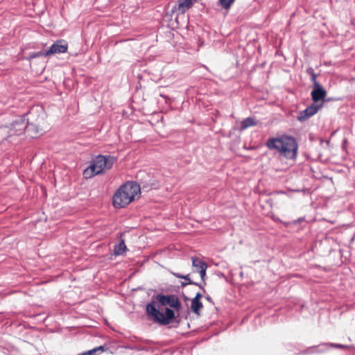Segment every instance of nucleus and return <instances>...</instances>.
I'll return each mask as SVG.
<instances>
[{
    "instance_id": "1",
    "label": "nucleus",
    "mask_w": 355,
    "mask_h": 355,
    "mask_svg": "<svg viewBox=\"0 0 355 355\" xmlns=\"http://www.w3.org/2000/svg\"><path fill=\"white\" fill-rule=\"evenodd\" d=\"M266 146L270 149L277 150L280 155L288 159L297 157L298 144L292 136L283 135L280 137H272L268 139Z\"/></svg>"
},
{
    "instance_id": "2",
    "label": "nucleus",
    "mask_w": 355,
    "mask_h": 355,
    "mask_svg": "<svg viewBox=\"0 0 355 355\" xmlns=\"http://www.w3.org/2000/svg\"><path fill=\"white\" fill-rule=\"evenodd\" d=\"M141 193V186L135 181H128L122 184L112 197V204L115 208H123L132 202Z\"/></svg>"
},
{
    "instance_id": "3",
    "label": "nucleus",
    "mask_w": 355,
    "mask_h": 355,
    "mask_svg": "<svg viewBox=\"0 0 355 355\" xmlns=\"http://www.w3.org/2000/svg\"><path fill=\"white\" fill-rule=\"evenodd\" d=\"M115 160L116 158L110 155H98L84 170V177L88 179L103 173L105 170H109L112 167Z\"/></svg>"
},
{
    "instance_id": "4",
    "label": "nucleus",
    "mask_w": 355,
    "mask_h": 355,
    "mask_svg": "<svg viewBox=\"0 0 355 355\" xmlns=\"http://www.w3.org/2000/svg\"><path fill=\"white\" fill-rule=\"evenodd\" d=\"M146 311L150 315L153 320L161 324H168L171 320L175 318L174 311L168 308H165L164 313L157 309L153 303L148 304Z\"/></svg>"
},
{
    "instance_id": "5",
    "label": "nucleus",
    "mask_w": 355,
    "mask_h": 355,
    "mask_svg": "<svg viewBox=\"0 0 355 355\" xmlns=\"http://www.w3.org/2000/svg\"><path fill=\"white\" fill-rule=\"evenodd\" d=\"M31 114V112H28L20 115L10 124L9 128L12 135H21L25 133L28 121L30 120L27 116Z\"/></svg>"
},
{
    "instance_id": "6",
    "label": "nucleus",
    "mask_w": 355,
    "mask_h": 355,
    "mask_svg": "<svg viewBox=\"0 0 355 355\" xmlns=\"http://www.w3.org/2000/svg\"><path fill=\"white\" fill-rule=\"evenodd\" d=\"M322 103L320 104H315L314 103H312L306 109L299 112L297 116V119L300 122L306 121L311 116L315 114L318 110L322 108Z\"/></svg>"
},
{
    "instance_id": "7",
    "label": "nucleus",
    "mask_w": 355,
    "mask_h": 355,
    "mask_svg": "<svg viewBox=\"0 0 355 355\" xmlns=\"http://www.w3.org/2000/svg\"><path fill=\"white\" fill-rule=\"evenodd\" d=\"M156 298L157 301L163 306L168 305L176 311H179L181 308V304L178 297L174 295H157Z\"/></svg>"
},
{
    "instance_id": "8",
    "label": "nucleus",
    "mask_w": 355,
    "mask_h": 355,
    "mask_svg": "<svg viewBox=\"0 0 355 355\" xmlns=\"http://www.w3.org/2000/svg\"><path fill=\"white\" fill-rule=\"evenodd\" d=\"M68 49V44L64 40H58L46 50L49 56L58 53H66Z\"/></svg>"
},
{
    "instance_id": "9",
    "label": "nucleus",
    "mask_w": 355,
    "mask_h": 355,
    "mask_svg": "<svg viewBox=\"0 0 355 355\" xmlns=\"http://www.w3.org/2000/svg\"><path fill=\"white\" fill-rule=\"evenodd\" d=\"M326 96L327 90L322 86V85L313 87L311 92V99L315 104L320 101H322V103L324 101H329V99H325Z\"/></svg>"
},
{
    "instance_id": "10",
    "label": "nucleus",
    "mask_w": 355,
    "mask_h": 355,
    "mask_svg": "<svg viewBox=\"0 0 355 355\" xmlns=\"http://www.w3.org/2000/svg\"><path fill=\"white\" fill-rule=\"evenodd\" d=\"M191 259L193 271L196 272H198L200 275L201 279L204 280L205 277L206 275V270L207 268V263L198 257H192Z\"/></svg>"
},
{
    "instance_id": "11",
    "label": "nucleus",
    "mask_w": 355,
    "mask_h": 355,
    "mask_svg": "<svg viewBox=\"0 0 355 355\" xmlns=\"http://www.w3.org/2000/svg\"><path fill=\"white\" fill-rule=\"evenodd\" d=\"M44 133L42 129H40L37 125L28 121L27 128H26L25 134L31 138H36Z\"/></svg>"
},
{
    "instance_id": "12",
    "label": "nucleus",
    "mask_w": 355,
    "mask_h": 355,
    "mask_svg": "<svg viewBox=\"0 0 355 355\" xmlns=\"http://www.w3.org/2000/svg\"><path fill=\"white\" fill-rule=\"evenodd\" d=\"M201 297L202 295L198 293L191 301V308L196 314H199V311L202 308V304L200 300Z\"/></svg>"
},
{
    "instance_id": "13",
    "label": "nucleus",
    "mask_w": 355,
    "mask_h": 355,
    "mask_svg": "<svg viewBox=\"0 0 355 355\" xmlns=\"http://www.w3.org/2000/svg\"><path fill=\"white\" fill-rule=\"evenodd\" d=\"M257 125V122L255 121L254 118L249 116L241 121L240 130L242 131Z\"/></svg>"
},
{
    "instance_id": "14",
    "label": "nucleus",
    "mask_w": 355,
    "mask_h": 355,
    "mask_svg": "<svg viewBox=\"0 0 355 355\" xmlns=\"http://www.w3.org/2000/svg\"><path fill=\"white\" fill-rule=\"evenodd\" d=\"M40 57H49L46 53V51H40L37 52H31L28 53V57L26 58L28 60H31L34 58H40Z\"/></svg>"
},
{
    "instance_id": "15",
    "label": "nucleus",
    "mask_w": 355,
    "mask_h": 355,
    "mask_svg": "<svg viewBox=\"0 0 355 355\" xmlns=\"http://www.w3.org/2000/svg\"><path fill=\"white\" fill-rule=\"evenodd\" d=\"M126 250V246L123 241H121L114 247V254L116 255L122 254Z\"/></svg>"
},
{
    "instance_id": "16",
    "label": "nucleus",
    "mask_w": 355,
    "mask_h": 355,
    "mask_svg": "<svg viewBox=\"0 0 355 355\" xmlns=\"http://www.w3.org/2000/svg\"><path fill=\"white\" fill-rule=\"evenodd\" d=\"M105 351V347L104 346H98L92 349L83 352V353L80 354L79 355H94L98 352H103Z\"/></svg>"
},
{
    "instance_id": "17",
    "label": "nucleus",
    "mask_w": 355,
    "mask_h": 355,
    "mask_svg": "<svg viewBox=\"0 0 355 355\" xmlns=\"http://www.w3.org/2000/svg\"><path fill=\"white\" fill-rule=\"evenodd\" d=\"M235 0H219L220 5L225 10L230 8Z\"/></svg>"
},
{
    "instance_id": "18",
    "label": "nucleus",
    "mask_w": 355,
    "mask_h": 355,
    "mask_svg": "<svg viewBox=\"0 0 355 355\" xmlns=\"http://www.w3.org/2000/svg\"><path fill=\"white\" fill-rule=\"evenodd\" d=\"M330 346L336 347V348H340V349H345L348 348V346L343 345L341 344H329ZM329 344H324L322 345V347H324V349H327L328 348Z\"/></svg>"
},
{
    "instance_id": "19",
    "label": "nucleus",
    "mask_w": 355,
    "mask_h": 355,
    "mask_svg": "<svg viewBox=\"0 0 355 355\" xmlns=\"http://www.w3.org/2000/svg\"><path fill=\"white\" fill-rule=\"evenodd\" d=\"M318 74H313L310 76V80L312 83V87L320 85L321 84L317 80Z\"/></svg>"
},
{
    "instance_id": "20",
    "label": "nucleus",
    "mask_w": 355,
    "mask_h": 355,
    "mask_svg": "<svg viewBox=\"0 0 355 355\" xmlns=\"http://www.w3.org/2000/svg\"><path fill=\"white\" fill-rule=\"evenodd\" d=\"M306 72L307 74H309L310 76H312L313 74H315V73L314 72V69L309 67H308L306 69Z\"/></svg>"
},
{
    "instance_id": "21",
    "label": "nucleus",
    "mask_w": 355,
    "mask_h": 355,
    "mask_svg": "<svg viewBox=\"0 0 355 355\" xmlns=\"http://www.w3.org/2000/svg\"><path fill=\"white\" fill-rule=\"evenodd\" d=\"M188 284H195V285H198L196 283L193 282V281H190V282H182L181 284V286L182 287H184L186 286Z\"/></svg>"
},
{
    "instance_id": "22",
    "label": "nucleus",
    "mask_w": 355,
    "mask_h": 355,
    "mask_svg": "<svg viewBox=\"0 0 355 355\" xmlns=\"http://www.w3.org/2000/svg\"><path fill=\"white\" fill-rule=\"evenodd\" d=\"M293 222H304V217H300L296 220H294Z\"/></svg>"
},
{
    "instance_id": "23",
    "label": "nucleus",
    "mask_w": 355,
    "mask_h": 355,
    "mask_svg": "<svg viewBox=\"0 0 355 355\" xmlns=\"http://www.w3.org/2000/svg\"><path fill=\"white\" fill-rule=\"evenodd\" d=\"M173 275H174L175 277H178V278H180V279H182V277H183V275H181V274H180V273L174 272V273H173Z\"/></svg>"
},
{
    "instance_id": "24",
    "label": "nucleus",
    "mask_w": 355,
    "mask_h": 355,
    "mask_svg": "<svg viewBox=\"0 0 355 355\" xmlns=\"http://www.w3.org/2000/svg\"><path fill=\"white\" fill-rule=\"evenodd\" d=\"M182 279H184L186 280H187L188 282H190L191 281L189 278V275H183V277H182Z\"/></svg>"
},
{
    "instance_id": "25",
    "label": "nucleus",
    "mask_w": 355,
    "mask_h": 355,
    "mask_svg": "<svg viewBox=\"0 0 355 355\" xmlns=\"http://www.w3.org/2000/svg\"><path fill=\"white\" fill-rule=\"evenodd\" d=\"M325 142L327 144V145H329V140H323V139H321L320 140V144H322V143Z\"/></svg>"
},
{
    "instance_id": "26",
    "label": "nucleus",
    "mask_w": 355,
    "mask_h": 355,
    "mask_svg": "<svg viewBox=\"0 0 355 355\" xmlns=\"http://www.w3.org/2000/svg\"><path fill=\"white\" fill-rule=\"evenodd\" d=\"M324 222H329V223L332 222L331 220H325V219H324Z\"/></svg>"
},
{
    "instance_id": "27",
    "label": "nucleus",
    "mask_w": 355,
    "mask_h": 355,
    "mask_svg": "<svg viewBox=\"0 0 355 355\" xmlns=\"http://www.w3.org/2000/svg\"><path fill=\"white\" fill-rule=\"evenodd\" d=\"M161 96L163 97V98H166V96L163 95V94H161Z\"/></svg>"
},
{
    "instance_id": "28",
    "label": "nucleus",
    "mask_w": 355,
    "mask_h": 355,
    "mask_svg": "<svg viewBox=\"0 0 355 355\" xmlns=\"http://www.w3.org/2000/svg\"><path fill=\"white\" fill-rule=\"evenodd\" d=\"M153 189L152 186H150L148 189Z\"/></svg>"
}]
</instances>
